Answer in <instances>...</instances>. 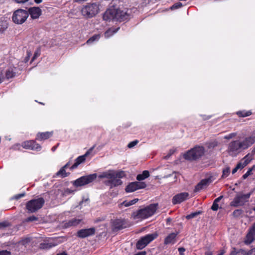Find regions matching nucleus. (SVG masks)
<instances>
[{
    "instance_id": "nucleus-1",
    "label": "nucleus",
    "mask_w": 255,
    "mask_h": 255,
    "mask_svg": "<svg viewBox=\"0 0 255 255\" xmlns=\"http://www.w3.org/2000/svg\"><path fill=\"white\" fill-rule=\"evenodd\" d=\"M125 176L126 174L123 171L110 170L101 173L99 175V178L107 179L104 181V184L109 186L110 188H113L122 185L123 182L121 179Z\"/></svg>"
},
{
    "instance_id": "nucleus-2",
    "label": "nucleus",
    "mask_w": 255,
    "mask_h": 255,
    "mask_svg": "<svg viewBox=\"0 0 255 255\" xmlns=\"http://www.w3.org/2000/svg\"><path fill=\"white\" fill-rule=\"evenodd\" d=\"M103 19L105 21L116 20L120 22L127 20L129 18V14L127 10L120 8H110L107 9L103 14Z\"/></svg>"
},
{
    "instance_id": "nucleus-3",
    "label": "nucleus",
    "mask_w": 255,
    "mask_h": 255,
    "mask_svg": "<svg viewBox=\"0 0 255 255\" xmlns=\"http://www.w3.org/2000/svg\"><path fill=\"white\" fill-rule=\"evenodd\" d=\"M157 204H151L143 208L134 212L131 217L135 220H142L152 216L157 209Z\"/></svg>"
},
{
    "instance_id": "nucleus-4",
    "label": "nucleus",
    "mask_w": 255,
    "mask_h": 255,
    "mask_svg": "<svg viewBox=\"0 0 255 255\" xmlns=\"http://www.w3.org/2000/svg\"><path fill=\"white\" fill-rule=\"evenodd\" d=\"M205 149L203 146L197 145L183 154L185 160L192 161H196L201 158L205 153Z\"/></svg>"
},
{
    "instance_id": "nucleus-5",
    "label": "nucleus",
    "mask_w": 255,
    "mask_h": 255,
    "mask_svg": "<svg viewBox=\"0 0 255 255\" xmlns=\"http://www.w3.org/2000/svg\"><path fill=\"white\" fill-rule=\"evenodd\" d=\"M44 203V199L41 197L28 201L25 206L27 212L29 214L36 212L43 207Z\"/></svg>"
},
{
    "instance_id": "nucleus-6",
    "label": "nucleus",
    "mask_w": 255,
    "mask_h": 255,
    "mask_svg": "<svg viewBox=\"0 0 255 255\" xmlns=\"http://www.w3.org/2000/svg\"><path fill=\"white\" fill-rule=\"evenodd\" d=\"M251 194L252 192L246 194L241 192L237 193L233 201L230 202V206L236 208L244 206L246 203L249 201Z\"/></svg>"
},
{
    "instance_id": "nucleus-7",
    "label": "nucleus",
    "mask_w": 255,
    "mask_h": 255,
    "mask_svg": "<svg viewBox=\"0 0 255 255\" xmlns=\"http://www.w3.org/2000/svg\"><path fill=\"white\" fill-rule=\"evenodd\" d=\"M245 150L242 141L236 140L231 141L228 147V152L230 155L236 156L239 153Z\"/></svg>"
},
{
    "instance_id": "nucleus-8",
    "label": "nucleus",
    "mask_w": 255,
    "mask_h": 255,
    "mask_svg": "<svg viewBox=\"0 0 255 255\" xmlns=\"http://www.w3.org/2000/svg\"><path fill=\"white\" fill-rule=\"evenodd\" d=\"M28 16L29 14L27 11L18 9L13 12L12 19L14 23L21 24L26 21Z\"/></svg>"
},
{
    "instance_id": "nucleus-9",
    "label": "nucleus",
    "mask_w": 255,
    "mask_h": 255,
    "mask_svg": "<svg viewBox=\"0 0 255 255\" xmlns=\"http://www.w3.org/2000/svg\"><path fill=\"white\" fill-rule=\"evenodd\" d=\"M97 177L96 173L83 176L72 182V184L75 187H81L91 183L96 179Z\"/></svg>"
},
{
    "instance_id": "nucleus-10",
    "label": "nucleus",
    "mask_w": 255,
    "mask_h": 255,
    "mask_svg": "<svg viewBox=\"0 0 255 255\" xmlns=\"http://www.w3.org/2000/svg\"><path fill=\"white\" fill-rule=\"evenodd\" d=\"M98 11V5L96 3H91L88 4L82 8L81 12L84 16L90 18L97 14Z\"/></svg>"
},
{
    "instance_id": "nucleus-11",
    "label": "nucleus",
    "mask_w": 255,
    "mask_h": 255,
    "mask_svg": "<svg viewBox=\"0 0 255 255\" xmlns=\"http://www.w3.org/2000/svg\"><path fill=\"white\" fill-rule=\"evenodd\" d=\"M158 236L156 233L151 234H148L141 238L136 243V248L138 250H141L145 248L151 241L156 239Z\"/></svg>"
},
{
    "instance_id": "nucleus-12",
    "label": "nucleus",
    "mask_w": 255,
    "mask_h": 255,
    "mask_svg": "<svg viewBox=\"0 0 255 255\" xmlns=\"http://www.w3.org/2000/svg\"><path fill=\"white\" fill-rule=\"evenodd\" d=\"M146 187V184L144 182L135 181L130 183L126 188L127 192H132L136 190L143 189Z\"/></svg>"
},
{
    "instance_id": "nucleus-13",
    "label": "nucleus",
    "mask_w": 255,
    "mask_h": 255,
    "mask_svg": "<svg viewBox=\"0 0 255 255\" xmlns=\"http://www.w3.org/2000/svg\"><path fill=\"white\" fill-rule=\"evenodd\" d=\"M128 226L126 220L123 219H117L112 223V228L114 231H118L127 228Z\"/></svg>"
},
{
    "instance_id": "nucleus-14",
    "label": "nucleus",
    "mask_w": 255,
    "mask_h": 255,
    "mask_svg": "<svg viewBox=\"0 0 255 255\" xmlns=\"http://www.w3.org/2000/svg\"><path fill=\"white\" fill-rule=\"evenodd\" d=\"M94 148V147H92L90 148L89 150H87V151L83 155L79 156L75 159V162L73 165H72L70 167V169L72 170L78 166L79 165H80L81 163H82L85 162L86 160V157L89 155L92 151H93Z\"/></svg>"
},
{
    "instance_id": "nucleus-15",
    "label": "nucleus",
    "mask_w": 255,
    "mask_h": 255,
    "mask_svg": "<svg viewBox=\"0 0 255 255\" xmlns=\"http://www.w3.org/2000/svg\"><path fill=\"white\" fill-rule=\"evenodd\" d=\"M21 145L24 148L36 151H39L41 149V146L34 140H29L23 142Z\"/></svg>"
},
{
    "instance_id": "nucleus-16",
    "label": "nucleus",
    "mask_w": 255,
    "mask_h": 255,
    "mask_svg": "<svg viewBox=\"0 0 255 255\" xmlns=\"http://www.w3.org/2000/svg\"><path fill=\"white\" fill-rule=\"evenodd\" d=\"M95 234V229L91 228L89 229H81L77 233V236L80 238H85L93 236Z\"/></svg>"
},
{
    "instance_id": "nucleus-17",
    "label": "nucleus",
    "mask_w": 255,
    "mask_h": 255,
    "mask_svg": "<svg viewBox=\"0 0 255 255\" xmlns=\"http://www.w3.org/2000/svg\"><path fill=\"white\" fill-rule=\"evenodd\" d=\"M212 182V177L202 179L195 187L194 191L197 192L203 189L205 187L208 186Z\"/></svg>"
},
{
    "instance_id": "nucleus-18",
    "label": "nucleus",
    "mask_w": 255,
    "mask_h": 255,
    "mask_svg": "<svg viewBox=\"0 0 255 255\" xmlns=\"http://www.w3.org/2000/svg\"><path fill=\"white\" fill-rule=\"evenodd\" d=\"M189 194L187 192H183L175 195L172 199L173 204H179L188 198Z\"/></svg>"
},
{
    "instance_id": "nucleus-19",
    "label": "nucleus",
    "mask_w": 255,
    "mask_h": 255,
    "mask_svg": "<svg viewBox=\"0 0 255 255\" xmlns=\"http://www.w3.org/2000/svg\"><path fill=\"white\" fill-rule=\"evenodd\" d=\"M32 19H37L42 14L41 9L38 7H32L28 9L27 11Z\"/></svg>"
},
{
    "instance_id": "nucleus-20",
    "label": "nucleus",
    "mask_w": 255,
    "mask_h": 255,
    "mask_svg": "<svg viewBox=\"0 0 255 255\" xmlns=\"http://www.w3.org/2000/svg\"><path fill=\"white\" fill-rule=\"evenodd\" d=\"M255 238V223L249 233L247 235L245 243L246 244H250Z\"/></svg>"
},
{
    "instance_id": "nucleus-21",
    "label": "nucleus",
    "mask_w": 255,
    "mask_h": 255,
    "mask_svg": "<svg viewBox=\"0 0 255 255\" xmlns=\"http://www.w3.org/2000/svg\"><path fill=\"white\" fill-rule=\"evenodd\" d=\"M81 220L80 219L73 218L68 221L63 222V227L64 228H68L71 227H75L80 223Z\"/></svg>"
},
{
    "instance_id": "nucleus-22",
    "label": "nucleus",
    "mask_w": 255,
    "mask_h": 255,
    "mask_svg": "<svg viewBox=\"0 0 255 255\" xmlns=\"http://www.w3.org/2000/svg\"><path fill=\"white\" fill-rule=\"evenodd\" d=\"M244 149H247L255 142V136H250L242 141Z\"/></svg>"
},
{
    "instance_id": "nucleus-23",
    "label": "nucleus",
    "mask_w": 255,
    "mask_h": 255,
    "mask_svg": "<svg viewBox=\"0 0 255 255\" xmlns=\"http://www.w3.org/2000/svg\"><path fill=\"white\" fill-rule=\"evenodd\" d=\"M53 134V132H39L36 135V139L43 140L49 138Z\"/></svg>"
},
{
    "instance_id": "nucleus-24",
    "label": "nucleus",
    "mask_w": 255,
    "mask_h": 255,
    "mask_svg": "<svg viewBox=\"0 0 255 255\" xmlns=\"http://www.w3.org/2000/svg\"><path fill=\"white\" fill-rule=\"evenodd\" d=\"M177 234L172 233L168 235L164 239V243L165 245L169 244H174L175 243V238Z\"/></svg>"
},
{
    "instance_id": "nucleus-25",
    "label": "nucleus",
    "mask_w": 255,
    "mask_h": 255,
    "mask_svg": "<svg viewBox=\"0 0 255 255\" xmlns=\"http://www.w3.org/2000/svg\"><path fill=\"white\" fill-rule=\"evenodd\" d=\"M8 26V23L4 18H0V34L3 33L7 29Z\"/></svg>"
},
{
    "instance_id": "nucleus-26",
    "label": "nucleus",
    "mask_w": 255,
    "mask_h": 255,
    "mask_svg": "<svg viewBox=\"0 0 255 255\" xmlns=\"http://www.w3.org/2000/svg\"><path fill=\"white\" fill-rule=\"evenodd\" d=\"M70 174V173L66 172V169L62 167L60 169V170L55 174V175L53 177H60L61 178H64L68 176Z\"/></svg>"
},
{
    "instance_id": "nucleus-27",
    "label": "nucleus",
    "mask_w": 255,
    "mask_h": 255,
    "mask_svg": "<svg viewBox=\"0 0 255 255\" xmlns=\"http://www.w3.org/2000/svg\"><path fill=\"white\" fill-rule=\"evenodd\" d=\"M56 246L52 243H41L39 244V248L41 250H49Z\"/></svg>"
},
{
    "instance_id": "nucleus-28",
    "label": "nucleus",
    "mask_w": 255,
    "mask_h": 255,
    "mask_svg": "<svg viewBox=\"0 0 255 255\" xmlns=\"http://www.w3.org/2000/svg\"><path fill=\"white\" fill-rule=\"evenodd\" d=\"M149 176V172L148 170H144L141 174H138L136 176V179L138 181H141L148 178Z\"/></svg>"
},
{
    "instance_id": "nucleus-29",
    "label": "nucleus",
    "mask_w": 255,
    "mask_h": 255,
    "mask_svg": "<svg viewBox=\"0 0 255 255\" xmlns=\"http://www.w3.org/2000/svg\"><path fill=\"white\" fill-rule=\"evenodd\" d=\"M230 255H247V254L244 250H237L236 248H233Z\"/></svg>"
},
{
    "instance_id": "nucleus-30",
    "label": "nucleus",
    "mask_w": 255,
    "mask_h": 255,
    "mask_svg": "<svg viewBox=\"0 0 255 255\" xmlns=\"http://www.w3.org/2000/svg\"><path fill=\"white\" fill-rule=\"evenodd\" d=\"M138 201V199L137 198H135V199H134L130 200V201L125 200L120 204V206H124L125 207H128L131 205L135 204V203H136Z\"/></svg>"
},
{
    "instance_id": "nucleus-31",
    "label": "nucleus",
    "mask_w": 255,
    "mask_h": 255,
    "mask_svg": "<svg viewBox=\"0 0 255 255\" xmlns=\"http://www.w3.org/2000/svg\"><path fill=\"white\" fill-rule=\"evenodd\" d=\"M119 29V28H110L108 29L105 32V36L106 38H109L112 35H113L114 33H116L118 30Z\"/></svg>"
},
{
    "instance_id": "nucleus-32",
    "label": "nucleus",
    "mask_w": 255,
    "mask_h": 255,
    "mask_svg": "<svg viewBox=\"0 0 255 255\" xmlns=\"http://www.w3.org/2000/svg\"><path fill=\"white\" fill-rule=\"evenodd\" d=\"M253 159L252 155L250 153L247 154L241 161L244 163L245 165H247Z\"/></svg>"
},
{
    "instance_id": "nucleus-33",
    "label": "nucleus",
    "mask_w": 255,
    "mask_h": 255,
    "mask_svg": "<svg viewBox=\"0 0 255 255\" xmlns=\"http://www.w3.org/2000/svg\"><path fill=\"white\" fill-rule=\"evenodd\" d=\"M237 115L240 117H246L250 116L252 114L251 111H239L237 112Z\"/></svg>"
},
{
    "instance_id": "nucleus-34",
    "label": "nucleus",
    "mask_w": 255,
    "mask_h": 255,
    "mask_svg": "<svg viewBox=\"0 0 255 255\" xmlns=\"http://www.w3.org/2000/svg\"><path fill=\"white\" fill-rule=\"evenodd\" d=\"M201 213H202L201 211H197V212L191 213V214L187 215L186 216V218L188 220H190V219H193L194 218H195L196 217H197L198 215L201 214Z\"/></svg>"
},
{
    "instance_id": "nucleus-35",
    "label": "nucleus",
    "mask_w": 255,
    "mask_h": 255,
    "mask_svg": "<svg viewBox=\"0 0 255 255\" xmlns=\"http://www.w3.org/2000/svg\"><path fill=\"white\" fill-rule=\"evenodd\" d=\"M99 37V35H94L87 41L86 43L88 44H91L93 43L94 41L98 40Z\"/></svg>"
},
{
    "instance_id": "nucleus-36",
    "label": "nucleus",
    "mask_w": 255,
    "mask_h": 255,
    "mask_svg": "<svg viewBox=\"0 0 255 255\" xmlns=\"http://www.w3.org/2000/svg\"><path fill=\"white\" fill-rule=\"evenodd\" d=\"M243 213V210L242 209H236L235 210L232 215L235 218L239 217Z\"/></svg>"
},
{
    "instance_id": "nucleus-37",
    "label": "nucleus",
    "mask_w": 255,
    "mask_h": 255,
    "mask_svg": "<svg viewBox=\"0 0 255 255\" xmlns=\"http://www.w3.org/2000/svg\"><path fill=\"white\" fill-rule=\"evenodd\" d=\"M230 173V168L229 167H227L223 169V174L222 177L224 178L228 176Z\"/></svg>"
},
{
    "instance_id": "nucleus-38",
    "label": "nucleus",
    "mask_w": 255,
    "mask_h": 255,
    "mask_svg": "<svg viewBox=\"0 0 255 255\" xmlns=\"http://www.w3.org/2000/svg\"><path fill=\"white\" fill-rule=\"evenodd\" d=\"M255 168V165H254L251 168H250L248 171L243 176V179H246L249 176L251 175L252 173V170Z\"/></svg>"
},
{
    "instance_id": "nucleus-39",
    "label": "nucleus",
    "mask_w": 255,
    "mask_h": 255,
    "mask_svg": "<svg viewBox=\"0 0 255 255\" xmlns=\"http://www.w3.org/2000/svg\"><path fill=\"white\" fill-rule=\"evenodd\" d=\"M74 192H75V190H71L69 188H66L63 190L62 194L64 196H67L70 194H74Z\"/></svg>"
},
{
    "instance_id": "nucleus-40",
    "label": "nucleus",
    "mask_w": 255,
    "mask_h": 255,
    "mask_svg": "<svg viewBox=\"0 0 255 255\" xmlns=\"http://www.w3.org/2000/svg\"><path fill=\"white\" fill-rule=\"evenodd\" d=\"M5 76L7 79L11 78L14 76V73L12 71L8 70L6 72Z\"/></svg>"
},
{
    "instance_id": "nucleus-41",
    "label": "nucleus",
    "mask_w": 255,
    "mask_h": 255,
    "mask_svg": "<svg viewBox=\"0 0 255 255\" xmlns=\"http://www.w3.org/2000/svg\"><path fill=\"white\" fill-rule=\"evenodd\" d=\"M182 6V4L180 2H177L175 3H174L172 6L171 7V9H177L179 8H180Z\"/></svg>"
},
{
    "instance_id": "nucleus-42",
    "label": "nucleus",
    "mask_w": 255,
    "mask_h": 255,
    "mask_svg": "<svg viewBox=\"0 0 255 255\" xmlns=\"http://www.w3.org/2000/svg\"><path fill=\"white\" fill-rule=\"evenodd\" d=\"M138 142L139 141L138 140H133L128 144V147L129 148H131L135 146Z\"/></svg>"
},
{
    "instance_id": "nucleus-43",
    "label": "nucleus",
    "mask_w": 255,
    "mask_h": 255,
    "mask_svg": "<svg viewBox=\"0 0 255 255\" xmlns=\"http://www.w3.org/2000/svg\"><path fill=\"white\" fill-rule=\"evenodd\" d=\"M38 220V218L34 216H30L26 219V222L37 221Z\"/></svg>"
},
{
    "instance_id": "nucleus-44",
    "label": "nucleus",
    "mask_w": 255,
    "mask_h": 255,
    "mask_svg": "<svg viewBox=\"0 0 255 255\" xmlns=\"http://www.w3.org/2000/svg\"><path fill=\"white\" fill-rule=\"evenodd\" d=\"M236 135H237V133L235 132H233V133H230L229 134L225 136L224 137V138L226 139H231V138L234 137Z\"/></svg>"
},
{
    "instance_id": "nucleus-45",
    "label": "nucleus",
    "mask_w": 255,
    "mask_h": 255,
    "mask_svg": "<svg viewBox=\"0 0 255 255\" xmlns=\"http://www.w3.org/2000/svg\"><path fill=\"white\" fill-rule=\"evenodd\" d=\"M218 209H219V206H218V203H216L213 202V203L211 207V209L213 211H217Z\"/></svg>"
},
{
    "instance_id": "nucleus-46",
    "label": "nucleus",
    "mask_w": 255,
    "mask_h": 255,
    "mask_svg": "<svg viewBox=\"0 0 255 255\" xmlns=\"http://www.w3.org/2000/svg\"><path fill=\"white\" fill-rule=\"evenodd\" d=\"M0 255H11V253L7 250L0 251Z\"/></svg>"
},
{
    "instance_id": "nucleus-47",
    "label": "nucleus",
    "mask_w": 255,
    "mask_h": 255,
    "mask_svg": "<svg viewBox=\"0 0 255 255\" xmlns=\"http://www.w3.org/2000/svg\"><path fill=\"white\" fill-rule=\"evenodd\" d=\"M25 193L17 194L14 196L13 198L15 200H18L20 198L24 197L25 196Z\"/></svg>"
},
{
    "instance_id": "nucleus-48",
    "label": "nucleus",
    "mask_w": 255,
    "mask_h": 255,
    "mask_svg": "<svg viewBox=\"0 0 255 255\" xmlns=\"http://www.w3.org/2000/svg\"><path fill=\"white\" fill-rule=\"evenodd\" d=\"M237 168H239V169H243L246 166L242 161H240L238 164H237Z\"/></svg>"
},
{
    "instance_id": "nucleus-49",
    "label": "nucleus",
    "mask_w": 255,
    "mask_h": 255,
    "mask_svg": "<svg viewBox=\"0 0 255 255\" xmlns=\"http://www.w3.org/2000/svg\"><path fill=\"white\" fill-rule=\"evenodd\" d=\"M237 168H239V169H243L246 166L242 161H240L238 164H237Z\"/></svg>"
},
{
    "instance_id": "nucleus-50",
    "label": "nucleus",
    "mask_w": 255,
    "mask_h": 255,
    "mask_svg": "<svg viewBox=\"0 0 255 255\" xmlns=\"http://www.w3.org/2000/svg\"><path fill=\"white\" fill-rule=\"evenodd\" d=\"M40 55V51H36L32 58V61H34Z\"/></svg>"
},
{
    "instance_id": "nucleus-51",
    "label": "nucleus",
    "mask_w": 255,
    "mask_h": 255,
    "mask_svg": "<svg viewBox=\"0 0 255 255\" xmlns=\"http://www.w3.org/2000/svg\"><path fill=\"white\" fill-rule=\"evenodd\" d=\"M178 251L180 253V255H184V252L185 251V249L183 247H181L178 248Z\"/></svg>"
},
{
    "instance_id": "nucleus-52",
    "label": "nucleus",
    "mask_w": 255,
    "mask_h": 255,
    "mask_svg": "<svg viewBox=\"0 0 255 255\" xmlns=\"http://www.w3.org/2000/svg\"><path fill=\"white\" fill-rule=\"evenodd\" d=\"M8 225L6 222L0 223V229L7 227Z\"/></svg>"
},
{
    "instance_id": "nucleus-53",
    "label": "nucleus",
    "mask_w": 255,
    "mask_h": 255,
    "mask_svg": "<svg viewBox=\"0 0 255 255\" xmlns=\"http://www.w3.org/2000/svg\"><path fill=\"white\" fill-rule=\"evenodd\" d=\"M223 198V195H221L220 196H219V197H218L217 198H216L214 201V202H215L216 203H218L220 201V200L221 199H222Z\"/></svg>"
},
{
    "instance_id": "nucleus-54",
    "label": "nucleus",
    "mask_w": 255,
    "mask_h": 255,
    "mask_svg": "<svg viewBox=\"0 0 255 255\" xmlns=\"http://www.w3.org/2000/svg\"><path fill=\"white\" fill-rule=\"evenodd\" d=\"M28 0H15L17 3H24L27 1Z\"/></svg>"
},
{
    "instance_id": "nucleus-55",
    "label": "nucleus",
    "mask_w": 255,
    "mask_h": 255,
    "mask_svg": "<svg viewBox=\"0 0 255 255\" xmlns=\"http://www.w3.org/2000/svg\"><path fill=\"white\" fill-rule=\"evenodd\" d=\"M30 242V240L28 238L25 239L23 240H22V244H25L26 243H27Z\"/></svg>"
},
{
    "instance_id": "nucleus-56",
    "label": "nucleus",
    "mask_w": 255,
    "mask_h": 255,
    "mask_svg": "<svg viewBox=\"0 0 255 255\" xmlns=\"http://www.w3.org/2000/svg\"><path fill=\"white\" fill-rule=\"evenodd\" d=\"M166 224L169 225L170 222L172 221V219L170 218H168L166 220Z\"/></svg>"
},
{
    "instance_id": "nucleus-57",
    "label": "nucleus",
    "mask_w": 255,
    "mask_h": 255,
    "mask_svg": "<svg viewBox=\"0 0 255 255\" xmlns=\"http://www.w3.org/2000/svg\"><path fill=\"white\" fill-rule=\"evenodd\" d=\"M174 152H175L174 149H170L168 153L169 156L172 155L174 153Z\"/></svg>"
},
{
    "instance_id": "nucleus-58",
    "label": "nucleus",
    "mask_w": 255,
    "mask_h": 255,
    "mask_svg": "<svg viewBox=\"0 0 255 255\" xmlns=\"http://www.w3.org/2000/svg\"><path fill=\"white\" fill-rule=\"evenodd\" d=\"M238 169L239 168H237V165H236V167L234 168L232 170V174H235Z\"/></svg>"
},
{
    "instance_id": "nucleus-59",
    "label": "nucleus",
    "mask_w": 255,
    "mask_h": 255,
    "mask_svg": "<svg viewBox=\"0 0 255 255\" xmlns=\"http://www.w3.org/2000/svg\"><path fill=\"white\" fill-rule=\"evenodd\" d=\"M205 255H213V254L212 252L208 251L205 253Z\"/></svg>"
},
{
    "instance_id": "nucleus-60",
    "label": "nucleus",
    "mask_w": 255,
    "mask_h": 255,
    "mask_svg": "<svg viewBox=\"0 0 255 255\" xmlns=\"http://www.w3.org/2000/svg\"><path fill=\"white\" fill-rule=\"evenodd\" d=\"M70 165V162H67L64 166H63V168L65 169H66L68 168Z\"/></svg>"
},
{
    "instance_id": "nucleus-61",
    "label": "nucleus",
    "mask_w": 255,
    "mask_h": 255,
    "mask_svg": "<svg viewBox=\"0 0 255 255\" xmlns=\"http://www.w3.org/2000/svg\"><path fill=\"white\" fill-rule=\"evenodd\" d=\"M225 253V251L224 250L220 251V252L218 254V255H224Z\"/></svg>"
},
{
    "instance_id": "nucleus-62",
    "label": "nucleus",
    "mask_w": 255,
    "mask_h": 255,
    "mask_svg": "<svg viewBox=\"0 0 255 255\" xmlns=\"http://www.w3.org/2000/svg\"><path fill=\"white\" fill-rule=\"evenodd\" d=\"M250 154L252 155V157L254 156V155L255 154V147L253 148L252 152L250 153Z\"/></svg>"
},
{
    "instance_id": "nucleus-63",
    "label": "nucleus",
    "mask_w": 255,
    "mask_h": 255,
    "mask_svg": "<svg viewBox=\"0 0 255 255\" xmlns=\"http://www.w3.org/2000/svg\"><path fill=\"white\" fill-rule=\"evenodd\" d=\"M56 255H68L65 252H63L61 253L57 254Z\"/></svg>"
},
{
    "instance_id": "nucleus-64",
    "label": "nucleus",
    "mask_w": 255,
    "mask_h": 255,
    "mask_svg": "<svg viewBox=\"0 0 255 255\" xmlns=\"http://www.w3.org/2000/svg\"><path fill=\"white\" fill-rule=\"evenodd\" d=\"M34 1L36 3L38 4L41 3L42 1V0H34Z\"/></svg>"
}]
</instances>
